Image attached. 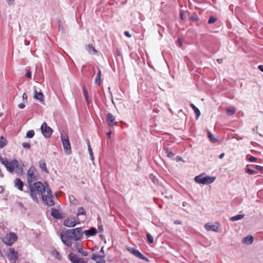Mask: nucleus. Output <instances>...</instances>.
I'll list each match as a JSON object with an SVG mask.
<instances>
[{
	"label": "nucleus",
	"mask_w": 263,
	"mask_h": 263,
	"mask_svg": "<svg viewBox=\"0 0 263 263\" xmlns=\"http://www.w3.org/2000/svg\"><path fill=\"white\" fill-rule=\"evenodd\" d=\"M30 195L34 201L37 200V195H40L43 201L49 206L54 205L52 199L51 191L47 183L44 184L40 181L36 182L29 185Z\"/></svg>",
	"instance_id": "f257e3e1"
},
{
	"label": "nucleus",
	"mask_w": 263,
	"mask_h": 263,
	"mask_svg": "<svg viewBox=\"0 0 263 263\" xmlns=\"http://www.w3.org/2000/svg\"><path fill=\"white\" fill-rule=\"evenodd\" d=\"M2 162L10 172L15 171L18 175L23 174V168L17 160H14L12 161H9L7 160L3 159Z\"/></svg>",
	"instance_id": "f03ea898"
},
{
	"label": "nucleus",
	"mask_w": 263,
	"mask_h": 263,
	"mask_svg": "<svg viewBox=\"0 0 263 263\" xmlns=\"http://www.w3.org/2000/svg\"><path fill=\"white\" fill-rule=\"evenodd\" d=\"M216 179V177L205 176L203 174L197 176L195 178V181L201 184H209L213 182Z\"/></svg>",
	"instance_id": "7ed1b4c3"
},
{
	"label": "nucleus",
	"mask_w": 263,
	"mask_h": 263,
	"mask_svg": "<svg viewBox=\"0 0 263 263\" xmlns=\"http://www.w3.org/2000/svg\"><path fill=\"white\" fill-rule=\"evenodd\" d=\"M61 139L65 152L70 155L71 153V148L68 135L64 132L61 133Z\"/></svg>",
	"instance_id": "20e7f679"
},
{
	"label": "nucleus",
	"mask_w": 263,
	"mask_h": 263,
	"mask_svg": "<svg viewBox=\"0 0 263 263\" xmlns=\"http://www.w3.org/2000/svg\"><path fill=\"white\" fill-rule=\"evenodd\" d=\"M61 238L62 242L68 247L71 246L72 241L74 240L70 230L67 231L64 234H61Z\"/></svg>",
	"instance_id": "39448f33"
},
{
	"label": "nucleus",
	"mask_w": 263,
	"mask_h": 263,
	"mask_svg": "<svg viewBox=\"0 0 263 263\" xmlns=\"http://www.w3.org/2000/svg\"><path fill=\"white\" fill-rule=\"evenodd\" d=\"M37 174L36 168L34 166H31L27 172V182L30 185L32 184V182L37 179Z\"/></svg>",
	"instance_id": "423d86ee"
},
{
	"label": "nucleus",
	"mask_w": 263,
	"mask_h": 263,
	"mask_svg": "<svg viewBox=\"0 0 263 263\" xmlns=\"http://www.w3.org/2000/svg\"><path fill=\"white\" fill-rule=\"evenodd\" d=\"M17 239L16 234L13 232H10L6 234L3 238L2 240L4 243L7 246H11Z\"/></svg>",
	"instance_id": "0eeeda50"
},
{
	"label": "nucleus",
	"mask_w": 263,
	"mask_h": 263,
	"mask_svg": "<svg viewBox=\"0 0 263 263\" xmlns=\"http://www.w3.org/2000/svg\"><path fill=\"white\" fill-rule=\"evenodd\" d=\"M204 228L208 231H213L214 232H220L221 229L218 223L208 222L204 224Z\"/></svg>",
	"instance_id": "6e6552de"
},
{
	"label": "nucleus",
	"mask_w": 263,
	"mask_h": 263,
	"mask_svg": "<svg viewBox=\"0 0 263 263\" xmlns=\"http://www.w3.org/2000/svg\"><path fill=\"white\" fill-rule=\"evenodd\" d=\"M80 223L79 219L78 217H70L64 221V224L69 228L74 227Z\"/></svg>",
	"instance_id": "1a4fd4ad"
},
{
	"label": "nucleus",
	"mask_w": 263,
	"mask_h": 263,
	"mask_svg": "<svg viewBox=\"0 0 263 263\" xmlns=\"http://www.w3.org/2000/svg\"><path fill=\"white\" fill-rule=\"evenodd\" d=\"M41 130L42 134L45 138H49L52 134V129L48 126L46 122H44L41 126Z\"/></svg>",
	"instance_id": "9d476101"
},
{
	"label": "nucleus",
	"mask_w": 263,
	"mask_h": 263,
	"mask_svg": "<svg viewBox=\"0 0 263 263\" xmlns=\"http://www.w3.org/2000/svg\"><path fill=\"white\" fill-rule=\"evenodd\" d=\"M74 240H80L83 236L82 230L81 228H77L74 229L70 230Z\"/></svg>",
	"instance_id": "9b49d317"
},
{
	"label": "nucleus",
	"mask_w": 263,
	"mask_h": 263,
	"mask_svg": "<svg viewBox=\"0 0 263 263\" xmlns=\"http://www.w3.org/2000/svg\"><path fill=\"white\" fill-rule=\"evenodd\" d=\"M127 250L131 253H132L135 256L139 257L143 260H144L146 261H148L149 259L145 257L143 254H142L138 250L135 249L134 248H127Z\"/></svg>",
	"instance_id": "f8f14e48"
},
{
	"label": "nucleus",
	"mask_w": 263,
	"mask_h": 263,
	"mask_svg": "<svg viewBox=\"0 0 263 263\" xmlns=\"http://www.w3.org/2000/svg\"><path fill=\"white\" fill-rule=\"evenodd\" d=\"M7 255L9 259L15 261L17 258V253L13 249L9 248L7 250Z\"/></svg>",
	"instance_id": "ddd939ff"
},
{
	"label": "nucleus",
	"mask_w": 263,
	"mask_h": 263,
	"mask_svg": "<svg viewBox=\"0 0 263 263\" xmlns=\"http://www.w3.org/2000/svg\"><path fill=\"white\" fill-rule=\"evenodd\" d=\"M92 259L95 261L97 263H105L104 255H99L95 253L93 254L92 256Z\"/></svg>",
	"instance_id": "4468645a"
},
{
	"label": "nucleus",
	"mask_w": 263,
	"mask_h": 263,
	"mask_svg": "<svg viewBox=\"0 0 263 263\" xmlns=\"http://www.w3.org/2000/svg\"><path fill=\"white\" fill-rule=\"evenodd\" d=\"M115 117L111 114L108 113L107 114L106 121L109 126L112 127L115 125Z\"/></svg>",
	"instance_id": "2eb2a0df"
},
{
	"label": "nucleus",
	"mask_w": 263,
	"mask_h": 263,
	"mask_svg": "<svg viewBox=\"0 0 263 263\" xmlns=\"http://www.w3.org/2000/svg\"><path fill=\"white\" fill-rule=\"evenodd\" d=\"M69 258L72 263H84L83 259L79 258L77 255L70 253Z\"/></svg>",
	"instance_id": "dca6fc26"
},
{
	"label": "nucleus",
	"mask_w": 263,
	"mask_h": 263,
	"mask_svg": "<svg viewBox=\"0 0 263 263\" xmlns=\"http://www.w3.org/2000/svg\"><path fill=\"white\" fill-rule=\"evenodd\" d=\"M84 234L87 236V237L91 236H95L97 234V231L95 228H91L88 230H85L84 231Z\"/></svg>",
	"instance_id": "f3484780"
},
{
	"label": "nucleus",
	"mask_w": 263,
	"mask_h": 263,
	"mask_svg": "<svg viewBox=\"0 0 263 263\" xmlns=\"http://www.w3.org/2000/svg\"><path fill=\"white\" fill-rule=\"evenodd\" d=\"M34 98L42 102L44 101L43 94L41 91L38 92L35 89Z\"/></svg>",
	"instance_id": "a211bd4d"
},
{
	"label": "nucleus",
	"mask_w": 263,
	"mask_h": 263,
	"mask_svg": "<svg viewBox=\"0 0 263 263\" xmlns=\"http://www.w3.org/2000/svg\"><path fill=\"white\" fill-rule=\"evenodd\" d=\"M14 185L19 190H23L24 184L23 181L20 179L17 178L14 180Z\"/></svg>",
	"instance_id": "6ab92c4d"
},
{
	"label": "nucleus",
	"mask_w": 263,
	"mask_h": 263,
	"mask_svg": "<svg viewBox=\"0 0 263 263\" xmlns=\"http://www.w3.org/2000/svg\"><path fill=\"white\" fill-rule=\"evenodd\" d=\"M254 240V238L253 236L249 235L245 237L242 241L243 243H245L247 245L251 244Z\"/></svg>",
	"instance_id": "aec40b11"
},
{
	"label": "nucleus",
	"mask_w": 263,
	"mask_h": 263,
	"mask_svg": "<svg viewBox=\"0 0 263 263\" xmlns=\"http://www.w3.org/2000/svg\"><path fill=\"white\" fill-rule=\"evenodd\" d=\"M39 166L42 171L49 173L48 170L47 168L46 164L44 160H41L39 161Z\"/></svg>",
	"instance_id": "412c9836"
},
{
	"label": "nucleus",
	"mask_w": 263,
	"mask_h": 263,
	"mask_svg": "<svg viewBox=\"0 0 263 263\" xmlns=\"http://www.w3.org/2000/svg\"><path fill=\"white\" fill-rule=\"evenodd\" d=\"M86 212L85 209L83 207L78 208L77 209V216L86 215Z\"/></svg>",
	"instance_id": "4be33fe9"
},
{
	"label": "nucleus",
	"mask_w": 263,
	"mask_h": 263,
	"mask_svg": "<svg viewBox=\"0 0 263 263\" xmlns=\"http://www.w3.org/2000/svg\"><path fill=\"white\" fill-rule=\"evenodd\" d=\"M245 217L244 214H238L236 216H233L230 218V220L232 221H235L237 220H239Z\"/></svg>",
	"instance_id": "5701e85b"
},
{
	"label": "nucleus",
	"mask_w": 263,
	"mask_h": 263,
	"mask_svg": "<svg viewBox=\"0 0 263 263\" xmlns=\"http://www.w3.org/2000/svg\"><path fill=\"white\" fill-rule=\"evenodd\" d=\"M101 70H99L98 71V73L97 74V76L95 79V84L100 85L101 84Z\"/></svg>",
	"instance_id": "b1692460"
},
{
	"label": "nucleus",
	"mask_w": 263,
	"mask_h": 263,
	"mask_svg": "<svg viewBox=\"0 0 263 263\" xmlns=\"http://www.w3.org/2000/svg\"><path fill=\"white\" fill-rule=\"evenodd\" d=\"M190 106L192 107V108L194 110V111H195V113L196 114V119H198V118H199V117L200 115V110L193 104H191Z\"/></svg>",
	"instance_id": "393cba45"
},
{
	"label": "nucleus",
	"mask_w": 263,
	"mask_h": 263,
	"mask_svg": "<svg viewBox=\"0 0 263 263\" xmlns=\"http://www.w3.org/2000/svg\"><path fill=\"white\" fill-rule=\"evenodd\" d=\"M86 49L89 53H95L97 52L96 50L94 48V47L90 45H88L86 47Z\"/></svg>",
	"instance_id": "a878e982"
},
{
	"label": "nucleus",
	"mask_w": 263,
	"mask_h": 263,
	"mask_svg": "<svg viewBox=\"0 0 263 263\" xmlns=\"http://www.w3.org/2000/svg\"><path fill=\"white\" fill-rule=\"evenodd\" d=\"M52 216L56 218H61L60 213L59 211L56 209H52L51 212Z\"/></svg>",
	"instance_id": "bb28decb"
},
{
	"label": "nucleus",
	"mask_w": 263,
	"mask_h": 263,
	"mask_svg": "<svg viewBox=\"0 0 263 263\" xmlns=\"http://www.w3.org/2000/svg\"><path fill=\"white\" fill-rule=\"evenodd\" d=\"M83 92H84V96L85 97V98H86V100L87 101V102L89 103L90 102H91V99L89 97V96H88V92L87 90V89H86L85 87L84 86L83 88Z\"/></svg>",
	"instance_id": "cd10ccee"
},
{
	"label": "nucleus",
	"mask_w": 263,
	"mask_h": 263,
	"mask_svg": "<svg viewBox=\"0 0 263 263\" xmlns=\"http://www.w3.org/2000/svg\"><path fill=\"white\" fill-rule=\"evenodd\" d=\"M7 140L3 137H0V148L4 147L7 144Z\"/></svg>",
	"instance_id": "c85d7f7f"
},
{
	"label": "nucleus",
	"mask_w": 263,
	"mask_h": 263,
	"mask_svg": "<svg viewBox=\"0 0 263 263\" xmlns=\"http://www.w3.org/2000/svg\"><path fill=\"white\" fill-rule=\"evenodd\" d=\"M87 146H88V150L89 154V156H90V158L91 160H93V156L92 150V149L91 148V146H90V143H89V141H88V142H87Z\"/></svg>",
	"instance_id": "c756f323"
},
{
	"label": "nucleus",
	"mask_w": 263,
	"mask_h": 263,
	"mask_svg": "<svg viewBox=\"0 0 263 263\" xmlns=\"http://www.w3.org/2000/svg\"><path fill=\"white\" fill-rule=\"evenodd\" d=\"M235 112V110L232 107H229L227 108V113L229 115H233Z\"/></svg>",
	"instance_id": "7c9ffc66"
},
{
	"label": "nucleus",
	"mask_w": 263,
	"mask_h": 263,
	"mask_svg": "<svg viewBox=\"0 0 263 263\" xmlns=\"http://www.w3.org/2000/svg\"><path fill=\"white\" fill-rule=\"evenodd\" d=\"M34 135V132L33 130H30L26 134V137L28 138H32Z\"/></svg>",
	"instance_id": "2f4dec72"
},
{
	"label": "nucleus",
	"mask_w": 263,
	"mask_h": 263,
	"mask_svg": "<svg viewBox=\"0 0 263 263\" xmlns=\"http://www.w3.org/2000/svg\"><path fill=\"white\" fill-rule=\"evenodd\" d=\"M52 255L58 259H60L61 258V256L59 253V252L57 250H54L52 252Z\"/></svg>",
	"instance_id": "473e14b6"
},
{
	"label": "nucleus",
	"mask_w": 263,
	"mask_h": 263,
	"mask_svg": "<svg viewBox=\"0 0 263 263\" xmlns=\"http://www.w3.org/2000/svg\"><path fill=\"white\" fill-rule=\"evenodd\" d=\"M146 237H147V240L148 241V242L150 243H153V241H154L153 237L149 233H147L146 234Z\"/></svg>",
	"instance_id": "72a5a7b5"
},
{
	"label": "nucleus",
	"mask_w": 263,
	"mask_h": 263,
	"mask_svg": "<svg viewBox=\"0 0 263 263\" xmlns=\"http://www.w3.org/2000/svg\"><path fill=\"white\" fill-rule=\"evenodd\" d=\"M208 135H209V138H210L211 142L214 143V142H216L217 141V140L214 138V136L211 133H209Z\"/></svg>",
	"instance_id": "f704fd0d"
},
{
	"label": "nucleus",
	"mask_w": 263,
	"mask_h": 263,
	"mask_svg": "<svg viewBox=\"0 0 263 263\" xmlns=\"http://www.w3.org/2000/svg\"><path fill=\"white\" fill-rule=\"evenodd\" d=\"M216 21V18L213 16H211L208 21V23L212 24V23L215 22Z\"/></svg>",
	"instance_id": "c9c22d12"
},
{
	"label": "nucleus",
	"mask_w": 263,
	"mask_h": 263,
	"mask_svg": "<svg viewBox=\"0 0 263 263\" xmlns=\"http://www.w3.org/2000/svg\"><path fill=\"white\" fill-rule=\"evenodd\" d=\"M22 146L25 148L29 149L30 147V145L28 143L24 142L22 144Z\"/></svg>",
	"instance_id": "e433bc0d"
},
{
	"label": "nucleus",
	"mask_w": 263,
	"mask_h": 263,
	"mask_svg": "<svg viewBox=\"0 0 263 263\" xmlns=\"http://www.w3.org/2000/svg\"><path fill=\"white\" fill-rule=\"evenodd\" d=\"M246 172L249 174H253L254 173V171L249 168H246Z\"/></svg>",
	"instance_id": "4c0bfd02"
},
{
	"label": "nucleus",
	"mask_w": 263,
	"mask_h": 263,
	"mask_svg": "<svg viewBox=\"0 0 263 263\" xmlns=\"http://www.w3.org/2000/svg\"><path fill=\"white\" fill-rule=\"evenodd\" d=\"M5 1L9 6H12L14 4L15 0H5Z\"/></svg>",
	"instance_id": "58836bf2"
},
{
	"label": "nucleus",
	"mask_w": 263,
	"mask_h": 263,
	"mask_svg": "<svg viewBox=\"0 0 263 263\" xmlns=\"http://www.w3.org/2000/svg\"><path fill=\"white\" fill-rule=\"evenodd\" d=\"M22 99L24 101L27 102V95L25 92L23 94Z\"/></svg>",
	"instance_id": "ea45409f"
},
{
	"label": "nucleus",
	"mask_w": 263,
	"mask_h": 263,
	"mask_svg": "<svg viewBox=\"0 0 263 263\" xmlns=\"http://www.w3.org/2000/svg\"><path fill=\"white\" fill-rule=\"evenodd\" d=\"M77 248L80 253L83 251L82 246L80 244H77Z\"/></svg>",
	"instance_id": "a19ab883"
},
{
	"label": "nucleus",
	"mask_w": 263,
	"mask_h": 263,
	"mask_svg": "<svg viewBox=\"0 0 263 263\" xmlns=\"http://www.w3.org/2000/svg\"><path fill=\"white\" fill-rule=\"evenodd\" d=\"M180 17L181 20H184L185 18L184 13L183 11H181L180 12Z\"/></svg>",
	"instance_id": "79ce46f5"
},
{
	"label": "nucleus",
	"mask_w": 263,
	"mask_h": 263,
	"mask_svg": "<svg viewBox=\"0 0 263 263\" xmlns=\"http://www.w3.org/2000/svg\"><path fill=\"white\" fill-rule=\"evenodd\" d=\"M191 20L193 21H197L198 20V17L197 15H195L191 17Z\"/></svg>",
	"instance_id": "37998d69"
},
{
	"label": "nucleus",
	"mask_w": 263,
	"mask_h": 263,
	"mask_svg": "<svg viewBox=\"0 0 263 263\" xmlns=\"http://www.w3.org/2000/svg\"><path fill=\"white\" fill-rule=\"evenodd\" d=\"M177 43L178 44V45L181 47L183 44V41L181 39H178L177 40Z\"/></svg>",
	"instance_id": "c03bdc74"
},
{
	"label": "nucleus",
	"mask_w": 263,
	"mask_h": 263,
	"mask_svg": "<svg viewBox=\"0 0 263 263\" xmlns=\"http://www.w3.org/2000/svg\"><path fill=\"white\" fill-rule=\"evenodd\" d=\"M167 156L169 158H172L174 156V154L173 153H172L171 152H167Z\"/></svg>",
	"instance_id": "a18cd8bd"
},
{
	"label": "nucleus",
	"mask_w": 263,
	"mask_h": 263,
	"mask_svg": "<svg viewBox=\"0 0 263 263\" xmlns=\"http://www.w3.org/2000/svg\"><path fill=\"white\" fill-rule=\"evenodd\" d=\"M26 105L24 103H20L18 105V107L20 108V109H23L25 107Z\"/></svg>",
	"instance_id": "49530a36"
},
{
	"label": "nucleus",
	"mask_w": 263,
	"mask_h": 263,
	"mask_svg": "<svg viewBox=\"0 0 263 263\" xmlns=\"http://www.w3.org/2000/svg\"><path fill=\"white\" fill-rule=\"evenodd\" d=\"M256 160V158L253 156H251L249 159V160L250 161V162H255Z\"/></svg>",
	"instance_id": "de8ad7c7"
},
{
	"label": "nucleus",
	"mask_w": 263,
	"mask_h": 263,
	"mask_svg": "<svg viewBox=\"0 0 263 263\" xmlns=\"http://www.w3.org/2000/svg\"><path fill=\"white\" fill-rule=\"evenodd\" d=\"M124 34L126 36L128 37H132V35L129 33V32L127 31H126L124 32Z\"/></svg>",
	"instance_id": "09e8293b"
},
{
	"label": "nucleus",
	"mask_w": 263,
	"mask_h": 263,
	"mask_svg": "<svg viewBox=\"0 0 263 263\" xmlns=\"http://www.w3.org/2000/svg\"><path fill=\"white\" fill-rule=\"evenodd\" d=\"M80 253L85 256H86L88 255V252L86 251H81V252Z\"/></svg>",
	"instance_id": "8fccbe9b"
},
{
	"label": "nucleus",
	"mask_w": 263,
	"mask_h": 263,
	"mask_svg": "<svg viewBox=\"0 0 263 263\" xmlns=\"http://www.w3.org/2000/svg\"><path fill=\"white\" fill-rule=\"evenodd\" d=\"M26 76L29 78H31V72L30 71H28L27 73H26Z\"/></svg>",
	"instance_id": "3c124183"
},
{
	"label": "nucleus",
	"mask_w": 263,
	"mask_h": 263,
	"mask_svg": "<svg viewBox=\"0 0 263 263\" xmlns=\"http://www.w3.org/2000/svg\"><path fill=\"white\" fill-rule=\"evenodd\" d=\"M256 168L259 171L263 170V167L259 165L256 166Z\"/></svg>",
	"instance_id": "603ef678"
},
{
	"label": "nucleus",
	"mask_w": 263,
	"mask_h": 263,
	"mask_svg": "<svg viewBox=\"0 0 263 263\" xmlns=\"http://www.w3.org/2000/svg\"><path fill=\"white\" fill-rule=\"evenodd\" d=\"M224 153H222V154H221L219 155V159H222V158L224 157Z\"/></svg>",
	"instance_id": "864d4df0"
},
{
	"label": "nucleus",
	"mask_w": 263,
	"mask_h": 263,
	"mask_svg": "<svg viewBox=\"0 0 263 263\" xmlns=\"http://www.w3.org/2000/svg\"><path fill=\"white\" fill-rule=\"evenodd\" d=\"M259 69L263 72V65H259Z\"/></svg>",
	"instance_id": "5fc2aeb1"
},
{
	"label": "nucleus",
	"mask_w": 263,
	"mask_h": 263,
	"mask_svg": "<svg viewBox=\"0 0 263 263\" xmlns=\"http://www.w3.org/2000/svg\"><path fill=\"white\" fill-rule=\"evenodd\" d=\"M100 252H101L103 254L104 253V247H102L101 249Z\"/></svg>",
	"instance_id": "6e6d98bb"
},
{
	"label": "nucleus",
	"mask_w": 263,
	"mask_h": 263,
	"mask_svg": "<svg viewBox=\"0 0 263 263\" xmlns=\"http://www.w3.org/2000/svg\"><path fill=\"white\" fill-rule=\"evenodd\" d=\"M177 161H182L183 160H182V159L181 158H180L179 157H178V158H177Z\"/></svg>",
	"instance_id": "4d7b16f0"
},
{
	"label": "nucleus",
	"mask_w": 263,
	"mask_h": 263,
	"mask_svg": "<svg viewBox=\"0 0 263 263\" xmlns=\"http://www.w3.org/2000/svg\"><path fill=\"white\" fill-rule=\"evenodd\" d=\"M111 134V131L107 133V136H108V137H110Z\"/></svg>",
	"instance_id": "13d9d810"
},
{
	"label": "nucleus",
	"mask_w": 263,
	"mask_h": 263,
	"mask_svg": "<svg viewBox=\"0 0 263 263\" xmlns=\"http://www.w3.org/2000/svg\"><path fill=\"white\" fill-rule=\"evenodd\" d=\"M3 114L2 112H0V117L3 116Z\"/></svg>",
	"instance_id": "bf43d9fd"
},
{
	"label": "nucleus",
	"mask_w": 263,
	"mask_h": 263,
	"mask_svg": "<svg viewBox=\"0 0 263 263\" xmlns=\"http://www.w3.org/2000/svg\"><path fill=\"white\" fill-rule=\"evenodd\" d=\"M176 223L180 224V222H175Z\"/></svg>",
	"instance_id": "052dcab7"
}]
</instances>
